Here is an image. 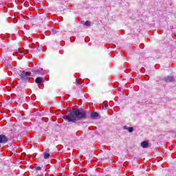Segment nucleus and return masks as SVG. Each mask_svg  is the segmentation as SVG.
Returning <instances> with one entry per match:
<instances>
[{"mask_svg": "<svg viewBox=\"0 0 176 176\" xmlns=\"http://www.w3.org/2000/svg\"><path fill=\"white\" fill-rule=\"evenodd\" d=\"M86 118V113L82 110L73 109L69 115L64 116L63 119L67 120V122H76L80 119Z\"/></svg>", "mask_w": 176, "mask_h": 176, "instance_id": "nucleus-1", "label": "nucleus"}, {"mask_svg": "<svg viewBox=\"0 0 176 176\" xmlns=\"http://www.w3.org/2000/svg\"><path fill=\"white\" fill-rule=\"evenodd\" d=\"M20 76L21 79L26 80V79H30V76H31V72H21Z\"/></svg>", "mask_w": 176, "mask_h": 176, "instance_id": "nucleus-2", "label": "nucleus"}, {"mask_svg": "<svg viewBox=\"0 0 176 176\" xmlns=\"http://www.w3.org/2000/svg\"><path fill=\"white\" fill-rule=\"evenodd\" d=\"M9 141V138L5 135H0V144H6Z\"/></svg>", "mask_w": 176, "mask_h": 176, "instance_id": "nucleus-3", "label": "nucleus"}, {"mask_svg": "<svg viewBox=\"0 0 176 176\" xmlns=\"http://www.w3.org/2000/svg\"><path fill=\"white\" fill-rule=\"evenodd\" d=\"M36 83H43L45 82V78H41V77H38L37 78H36L35 80Z\"/></svg>", "mask_w": 176, "mask_h": 176, "instance_id": "nucleus-4", "label": "nucleus"}, {"mask_svg": "<svg viewBox=\"0 0 176 176\" xmlns=\"http://www.w3.org/2000/svg\"><path fill=\"white\" fill-rule=\"evenodd\" d=\"M165 82H174L175 78L173 76H169L164 79Z\"/></svg>", "mask_w": 176, "mask_h": 176, "instance_id": "nucleus-5", "label": "nucleus"}, {"mask_svg": "<svg viewBox=\"0 0 176 176\" xmlns=\"http://www.w3.org/2000/svg\"><path fill=\"white\" fill-rule=\"evenodd\" d=\"M141 146L142 148H148L149 147V143H148V142H142L141 143Z\"/></svg>", "mask_w": 176, "mask_h": 176, "instance_id": "nucleus-6", "label": "nucleus"}, {"mask_svg": "<svg viewBox=\"0 0 176 176\" xmlns=\"http://www.w3.org/2000/svg\"><path fill=\"white\" fill-rule=\"evenodd\" d=\"M124 130H128L129 133H133L134 131V128L133 127H127L126 126H124Z\"/></svg>", "mask_w": 176, "mask_h": 176, "instance_id": "nucleus-7", "label": "nucleus"}, {"mask_svg": "<svg viewBox=\"0 0 176 176\" xmlns=\"http://www.w3.org/2000/svg\"><path fill=\"white\" fill-rule=\"evenodd\" d=\"M32 72L35 74H39V72H42V69L41 67H38L37 69H33Z\"/></svg>", "mask_w": 176, "mask_h": 176, "instance_id": "nucleus-8", "label": "nucleus"}, {"mask_svg": "<svg viewBox=\"0 0 176 176\" xmlns=\"http://www.w3.org/2000/svg\"><path fill=\"white\" fill-rule=\"evenodd\" d=\"M43 157H44V159H49V157H50V154H49V153L45 152L43 153Z\"/></svg>", "mask_w": 176, "mask_h": 176, "instance_id": "nucleus-9", "label": "nucleus"}, {"mask_svg": "<svg viewBox=\"0 0 176 176\" xmlns=\"http://www.w3.org/2000/svg\"><path fill=\"white\" fill-rule=\"evenodd\" d=\"M91 116L92 118H97V117H98V113H97V112L91 113Z\"/></svg>", "mask_w": 176, "mask_h": 176, "instance_id": "nucleus-10", "label": "nucleus"}, {"mask_svg": "<svg viewBox=\"0 0 176 176\" xmlns=\"http://www.w3.org/2000/svg\"><path fill=\"white\" fill-rule=\"evenodd\" d=\"M84 25H87V27H90V25H91L90 21H87L85 23Z\"/></svg>", "mask_w": 176, "mask_h": 176, "instance_id": "nucleus-11", "label": "nucleus"}, {"mask_svg": "<svg viewBox=\"0 0 176 176\" xmlns=\"http://www.w3.org/2000/svg\"><path fill=\"white\" fill-rule=\"evenodd\" d=\"M36 170H41V166H37V167H36Z\"/></svg>", "mask_w": 176, "mask_h": 176, "instance_id": "nucleus-12", "label": "nucleus"}]
</instances>
